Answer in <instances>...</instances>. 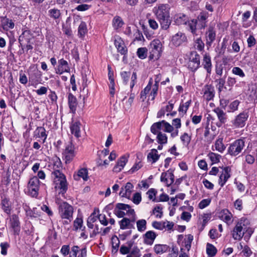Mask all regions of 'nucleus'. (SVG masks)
<instances>
[{"label": "nucleus", "mask_w": 257, "mask_h": 257, "mask_svg": "<svg viewBox=\"0 0 257 257\" xmlns=\"http://www.w3.org/2000/svg\"><path fill=\"white\" fill-rule=\"evenodd\" d=\"M169 10V5L166 4H160L153 9V12L160 23L161 28L165 30L169 29L172 22Z\"/></svg>", "instance_id": "nucleus-1"}, {"label": "nucleus", "mask_w": 257, "mask_h": 257, "mask_svg": "<svg viewBox=\"0 0 257 257\" xmlns=\"http://www.w3.org/2000/svg\"><path fill=\"white\" fill-rule=\"evenodd\" d=\"M209 14L206 12H202L196 19H193L189 22L190 30L194 36H201L203 33L202 30L206 26L207 19Z\"/></svg>", "instance_id": "nucleus-2"}, {"label": "nucleus", "mask_w": 257, "mask_h": 257, "mask_svg": "<svg viewBox=\"0 0 257 257\" xmlns=\"http://www.w3.org/2000/svg\"><path fill=\"white\" fill-rule=\"evenodd\" d=\"M249 224L248 219L244 217L240 218L231 231L233 238L237 240H241L245 231H248L249 235H251L253 231L251 229H248Z\"/></svg>", "instance_id": "nucleus-3"}, {"label": "nucleus", "mask_w": 257, "mask_h": 257, "mask_svg": "<svg viewBox=\"0 0 257 257\" xmlns=\"http://www.w3.org/2000/svg\"><path fill=\"white\" fill-rule=\"evenodd\" d=\"M52 176L55 188L58 190L59 193H65L68 189V183L65 175L63 173L56 172Z\"/></svg>", "instance_id": "nucleus-4"}, {"label": "nucleus", "mask_w": 257, "mask_h": 257, "mask_svg": "<svg viewBox=\"0 0 257 257\" xmlns=\"http://www.w3.org/2000/svg\"><path fill=\"white\" fill-rule=\"evenodd\" d=\"M113 213L118 218L124 217L125 215H135L134 209L126 204L118 203L113 210Z\"/></svg>", "instance_id": "nucleus-5"}, {"label": "nucleus", "mask_w": 257, "mask_h": 257, "mask_svg": "<svg viewBox=\"0 0 257 257\" xmlns=\"http://www.w3.org/2000/svg\"><path fill=\"white\" fill-rule=\"evenodd\" d=\"M59 213L62 219H66L71 222L73 218V207L66 202L60 204Z\"/></svg>", "instance_id": "nucleus-6"}, {"label": "nucleus", "mask_w": 257, "mask_h": 257, "mask_svg": "<svg viewBox=\"0 0 257 257\" xmlns=\"http://www.w3.org/2000/svg\"><path fill=\"white\" fill-rule=\"evenodd\" d=\"M245 146L243 139H238L231 143L227 150V153L231 156H236L240 153Z\"/></svg>", "instance_id": "nucleus-7"}, {"label": "nucleus", "mask_w": 257, "mask_h": 257, "mask_svg": "<svg viewBox=\"0 0 257 257\" xmlns=\"http://www.w3.org/2000/svg\"><path fill=\"white\" fill-rule=\"evenodd\" d=\"M162 44L158 39L152 41L149 46L150 59H158L161 56Z\"/></svg>", "instance_id": "nucleus-8"}, {"label": "nucleus", "mask_w": 257, "mask_h": 257, "mask_svg": "<svg viewBox=\"0 0 257 257\" xmlns=\"http://www.w3.org/2000/svg\"><path fill=\"white\" fill-rule=\"evenodd\" d=\"M248 116V111H243V112H240L231 121L232 125L235 128L243 127L245 126Z\"/></svg>", "instance_id": "nucleus-9"}, {"label": "nucleus", "mask_w": 257, "mask_h": 257, "mask_svg": "<svg viewBox=\"0 0 257 257\" xmlns=\"http://www.w3.org/2000/svg\"><path fill=\"white\" fill-rule=\"evenodd\" d=\"M164 127V131L168 133H171L174 128L169 123L165 120L154 123L151 127V132L154 135L157 134L159 131Z\"/></svg>", "instance_id": "nucleus-10"}, {"label": "nucleus", "mask_w": 257, "mask_h": 257, "mask_svg": "<svg viewBox=\"0 0 257 257\" xmlns=\"http://www.w3.org/2000/svg\"><path fill=\"white\" fill-rule=\"evenodd\" d=\"M40 188V181L37 176L31 178L28 184L29 194L33 197H37Z\"/></svg>", "instance_id": "nucleus-11"}, {"label": "nucleus", "mask_w": 257, "mask_h": 257, "mask_svg": "<svg viewBox=\"0 0 257 257\" xmlns=\"http://www.w3.org/2000/svg\"><path fill=\"white\" fill-rule=\"evenodd\" d=\"M188 68L192 72L196 71L200 66V56L196 51H192L188 63Z\"/></svg>", "instance_id": "nucleus-12"}, {"label": "nucleus", "mask_w": 257, "mask_h": 257, "mask_svg": "<svg viewBox=\"0 0 257 257\" xmlns=\"http://www.w3.org/2000/svg\"><path fill=\"white\" fill-rule=\"evenodd\" d=\"M136 215H128L129 217H123L118 221V224L121 229L135 228L134 223L136 220Z\"/></svg>", "instance_id": "nucleus-13"}, {"label": "nucleus", "mask_w": 257, "mask_h": 257, "mask_svg": "<svg viewBox=\"0 0 257 257\" xmlns=\"http://www.w3.org/2000/svg\"><path fill=\"white\" fill-rule=\"evenodd\" d=\"M187 42V38L185 33L181 32L177 33L172 36L170 44L174 47H179Z\"/></svg>", "instance_id": "nucleus-14"}, {"label": "nucleus", "mask_w": 257, "mask_h": 257, "mask_svg": "<svg viewBox=\"0 0 257 257\" xmlns=\"http://www.w3.org/2000/svg\"><path fill=\"white\" fill-rule=\"evenodd\" d=\"M202 92L203 94V98L207 101H209L213 99L214 97V88L211 84L205 85L202 89Z\"/></svg>", "instance_id": "nucleus-15"}, {"label": "nucleus", "mask_w": 257, "mask_h": 257, "mask_svg": "<svg viewBox=\"0 0 257 257\" xmlns=\"http://www.w3.org/2000/svg\"><path fill=\"white\" fill-rule=\"evenodd\" d=\"M64 155L66 160V163L70 162L72 160L75 155L74 146L71 142H69L66 146Z\"/></svg>", "instance_id": "nucleus-16"}, {"label": "nucleus", "mask_w": 257, "mask_h": 257, "mask_svg": "<svg viewBox=\"0 0 257 257\" xmlns=\"http://www.w3.org/2000/svg\"><path fill=\"white\" fill-rule=\"evenodd\" d=\"M50 164V167L53 170L52 172V176L55 175L56 172L62 173V165L59 158L57 156L53 157Z\"/></svg>", "instance_id": "nucleus-17"}, {"label": "nucleus", "mask_w": 257, "mask_h": 257, "mask_svg": "<svg viewBox=\"0 0 257 257\" xmlns=\"http://www.w3.org/2000/svg\"><path fill=\"white\" fill-rule=\"evenodd\" d=\"M231 168L227 166L223 168L221 174L219 176V184L221 187H223L228 179L230 177Z\"/></svg>", "instance_id": "nucleus-18"}, {"label": "nucleus", "mask_w": 257, "mask_h": 257, "mask_svg": "<svg viewBox=\"0 0 257 257\" xmlns=\"http://www.w3.org/2000/svg\"><path fill=\"white\" fill-rule=\"evenodd\" d=\"M56 73L62 74L64 72H69L70 68L67 61L64 59H61L58 61V65L55 69Z\"/></svg>", "instance_id": "nucleus-19"}, {"label": "nucleus", "mask_w": 257, "mask_h": 257, "mask_svg": "<svg viewBox=\"0 0 257 257\" xmlns=\"http://www.w3.org/2000/svg\"><path fill=\"white\" fill-rule=\"evenodd\" d=\"M114 45L116 48L117 51L121 55H125L127 53V49L124 42L120 37L115 38L114 42Z\"/></svg>", "instance_id": "nucleus-20"}, {"label": "nucleus", "mask_w": 257, "mask_h": 257, "mask_svg": "<svg viewBox=\"0 0 257 257\" xmlns=\"http://www.w3.org/2000/svg\"><path fill=\"white\" fill-rule=\"evenodd\" d=\"M11 228L13 229L14 234L18 235L20 231V225L18 217L14 214L10 218Z\"/></svg>", "instance_id": "nucleus-21"}, {"label": "nucleus", "mask_w": 257, "mask_h": 257, "mask_svg": "<svg viewBox=\"0 0 257 257\" xmlns=\"http://www.w3.org/2000/svg\"><path fill=\"white\" fill-rule=\"evenodd\" d=\"M213 111L217 115V118L219 120V122L216 124L218 126H220L222 124L226 122L227 120V115L223 110L219 107H216L214 109Z\"/></svg>", "instance_id": "nucleus-22"}, {"label": "nucleus", "mask_w": 257, "mask_h": 257, "mask_svg": "<svg viewBox=\"0 0 257 257\" xmlns=\"http://www.w3.org/2000/svg\"><path fill=\"white\" fill-rule=\"evenodd\" d=\"M161 181L166 184L169 186L171 185L174 181V175L173 173L169 171L166 172H163L161 176Z\"/></svg>", "instance_id": "nucleus-23"}, {"label": "nucleus", "mask_w": 257, "mask_h": 257, "mask_svg": "<svg viewBox=\"0 0 257 257\" xmlns=\"http://www.w3.org/2000/svg\"><path fill=\"white\" fill-rule=\"evenodd\" d=\"M134 186L130 182H127L125 186L121 188L119 195L122 197L129 198L133 191Z\"/></svg>", "instance_id": "nucleus-24"}, {"label": "nucleus", "mask_w": 257, "mask_h": 257, "mask_svg": "<svg viewBox=\"0 0 257 257\" xmlns=\"http://www.w3.org/2000/svg\"><path fill=\"white\" fill-rule=\"evenodd\" d=\"M156 237L157 234L154 231H148L143 236L144 242L147 245H152L153 244Z\"/></svg>", "instance_id": "nucleus-25"}, {"label": "nucleus", "mask_w": 257, "mask_h": 257, "mask_svg": "<svg viewBox=\"0 0 257 257\" xmlns=\"http://www.w3.org/2000/svg\"><path fill=\"white\" fill-rule=\"evenodd\" d=\"M128 160L127 158L125 156L121 157L117 161V164L115 165L113 169V171L114 172H119L121 171L126 165Z\"/></svg>", "instance_id": "nucleus-26"}, {"label": "nucleus", "mask_w": 257, "mask_h": 257, "mask_svg": "<svg viewBox=\"0 0 257 257\" xmlns=\"http://www.w3.org/2000/svg\"><path fill=\"white\" fill-rule=\"evenodd\" d=\"M174 22L177 25H186L188 22V17L184 14H177L174 16Z\"/></svg>", "instance_id": "nucleus-27"}, {"label": "nucleus", "mask_w": 257, "mask_h": 257, "mask_svg": "<svg viewBox=\"0 0 257 257\" xmlns=\"http://www.w3.org/2000/svg\"><path fill=\"white\" fill-rule=\"evenodd\" d=\"M218 217L226 223H228L231 221L232 215L228 210L223 209L219 213Z\"/></svg>", "instance_id": "nucleus-28"}, {"label": "nucleus", "mask_w": 257, "mask_h": 257, "mask_svg": "<svg viewBox=\"0 0 257 257\" xmlns=\"http://www.w3.org/2000/svg\"><path fill=\"white\" fill-rule=\"evenodd\" d=\"M69 107L70 111L73 113H75L77 106V99L72 94L69 93L68 97Z\"/></svg>", "instance_id": "nucleus-29"}, {"label": "nucleus", "mask_w": 257, "mask_h": 257, "mask_svg": "<svg viewBox=\"0 0 257 257\" xmlns=\"http://www.w3.org/2000/svg\"><path fill=\"white\" fill-rule=\"evenodd\" d=\"M35 136L37 138H42L43 143H45L47 138V134L45 128L42 126L37 127L34 132Z\"/></svg>", "instance_id": "nucleus-30"}, {"label": "nucleus", "mask_w": 257, "mask_h": 257, "mask_svg": "<svg viewBox=\"0 0 257 257\" xmlns=\"http://www.w3.org/2000/svg\"><path fill=\"white\" fill-rule=\"evenodd\" d=\"M72 134L78 138L80 137V123L78 121L73 122L70 125Z\"/></svg>", "instance_id": "nucleus-31"}, {"label": "nucleus", "mask_w": 257, "mask_h": 257, "mask_svg": "<svg viewBox=\"0 0 257 257\" xmlns=\"http://www.w3.org/2000/svg\"><path fill=\"white\" fill-rule=\"evenodd\" d=\"M203 65L208 73L210 74L212 70L211 58L209 55L205 54L203 56Z\"/></svg>", "instance_id": "nucleus-32"}, {"label": "nucleus", "mask_w": 257, "mask_h": 257, "mask_svg": "<svg viewBox=\"0 0 257 257\" xmlns=\"http://www.w3.org/2000/svg\"><path fill=\"white\" fill-rule=\"evenodd\" d=\"M159 158L160 155L158 153V151L155 149H152L147 156L148 162H151L152 164L156 163Z\"/></svg>", "instance_id": "nucleus-33"}, {"label": "nucleus", "mask_w": 257, "mask_h": 257, "mask_svg": "<svg viewBox=\"0 0 257 257\" xmlns=\"http://www.w3.org/2000/svg\"><path fill=\"white\" fill-rule=\"evenodd\" d=\"M2 26L4 30L8 31L9 29H13L15 24L11 19L6 17L3 18L1 21Z\"/></svg>", "instance_id": "nucleus-34"}, {"label": "nucleus", "mask_w": 257, "mask_h": 257, "mask_svg": "<svg viewBox=\"0 0 257 257\" xmlns=\"http://www.w3.org/2000/svg\"><path fill=\"white\" fill-rule=\"evenodd\" d=\"M73 177L75 180H79L82 178L86 181L88 179V171L86 168H81L78 170L77 174H74Z\"/></svg>", "instance_id": "nucleus-35"}, {"label": "nucleus", "mask_w": 257, "mask_h": 257, "mask_svg": "<svg viewBox=\"0 0 257 257\" xmlns=\"http://www.w3.org/2000/svg\"><path fill=\"white\" fill-rule=\"evenodd\" d=\"M155 252L157 254H162L170 250V247L166 244H156L154 247Z\"/></svg>", "instance_id": "nucleus-36"}, {"label": "nucleus", "mask_w": 257, "mask_h": 257, "mask_svg": "<svg viewBox=\"0 0 257 257\" xmlns=\"http://www.w3.org/2000/svg\"><path fill=\"white\" fill-rule=\"evenodd\" d=\"M206 44L210 46L215 39V32L212 28H210L206 33Z\"/></svg>", "instance_id": "nucleus-37"}, {"label": "nucleus", "mask_w": 257, "mask_h": 257, "mask_svg": "<svg viewBox=\"0 0 257 257\" xmlns=\"http://www.w3.org/2000/svg\"><path fill=\"white\" fill-rule=\"evenodd\" d=\"M215 147V150L220 153H223L225 150V146L223 143V139H218L215 143L214 146H212V150H214L213 148Z\"/></svg>", "instance_id": "nucleus-38"}, {"label": "nucleus", "mask_w": 257, "mask_h": 257, "mask_svg": "<svg viewBox=\"0 0 257 257\" xmlns=\"http://www.w3.org/2000/svg\"><path fill=\"white\" fill-rule=\"evenodd\" d=\"M48 15L50 17L57 21L61 17V14L60 11L57 9L53 8L48 11Z\"/></svg>", "instance_id": "nucleus-39"}, {"label": "nucleus", "mask_w": 257, "mask_h": 257, "mask_svg": "<svg viewBox=\"0 0 257 257\" xmlns=\"http://www.w3.org/2000/svg\"><path fill=\"white\" fill-rule=\"evenodd\" d=\"M215 82L217 83L216 86L219 92H221L224 88L226 89V87L224 85L225 83V78L216 79Z\"/></svg>", "instance_id": "nucleus-40"}, {"label": "nucleus", "mask_w": 257, "mask_h": 257, "mask_svg": "<svg viewBox=\"0 0 257 257\" xmlns=\"http://www.w3.org/2000/svg\"><path fill=\"white\" fill-rule=\"evenodd\" d=\"M257 160V150L245 156V161L248 164H252Z\"/></svg>", "instance_id": "nucleus-41"}, {"label": "nucleus", "mask_w": 257, "mask_h": 257, "mask_svg": "<svg viewBox=\"0 0 257 257\" xmlns=\"http://www.w3.org/2000/svg\"><path fill=\"white\" fill-rule=\"evenodd\" d=\"M83 219L81 217H77L73 222V227L74 230L77 231L78 229H82L83 230L85 227H83V229H82L83 227Z\"/></svg>", "instance_id": "nucleus-42"}, {"label": "nucleus", "mask_w": 257, "mask_h": 257, "mask_svg": "<svg viewBox=\"0 0 257 257\" xmlns=\"http://www.w3.org/2000/svg\"><path fill=\"white\" fill-rule=\"evenodd\" d=\"M153 84V79L150 78L147 86L141 91V97L144 99L146 98V95L150 91Z\"/></svg>", "instance_id": "nucleus-43"}, {"label": "nucleus", "mask_w": 257, "mask_h": 257, "mask_svg": "<svg viewBox=\"0 0 257 257\" xmlns=\"http://www.w3.org/2000/svg\"><path fill=\"white\" fill-rule=\"evenodd\" d=\"M156 135H157V142L160 145H163L167 143L168 138L165 134L161 133L160 131Z\"/></svg>", "instance_id": "nucleus-44"}, {"label": "nucleus", "mask_w": 257, "mask_h": 257, "mask_svg": "<svg viewBox=\"0 0 257 257\" xmlns=\"http://www.w3.org/2000/svg\"><path fill=\"white\" fill-rule=\"evenodd\" d=\"M206 252L209 257H213L216 254L217 249L212 244L207 243L206 245Z\"/></svg>", "instance_id": "nucleus-45"}, {"label": "nucleus", "mask_w": 257, "mask_h": 257, "mask_svg": "<svg viewBox=\"0 0 257 257\" xmlns=\"http://www.w3.org/2000/svg\"><path fill=\"white\" fill-rule=\"evenodd\" d=\"M138 230L140 232L144 231L147 228V221L145 219H140L136 222Z\"/></svg>", "instance_id": "nucleus-46"}, {"label": "nucleus", "mask_w": 257, "mask_h": 257, "mask_svg": "<svg viewBox=\"0 0 257 257\" xmlns=\"http://www.w3.org/2000/svg\"><path fill=\"white\" fill-rule=\"evenodd\" d=\"M141 256V253L140 249L137 246H134L126 257H140Z\"/></svg>", "instance_id": "nucleus-47"}, {"label": "nucleus", "mask_w": 257, "mask_h": 257, "mask_svg": "<svg viewBox=\"0 0 257 257\" xmlns=\"http://www.w3.org/2000/svg\"><path fill=\"white\" fill-rule=\"evenodd\" d=\"M124 24L121 18L119 17H115L112 20V25L114 29L121 28Z\"/></svg>", "instance_id": "nucleus-48"}, {"label": "nucleus", "mask_w": 257, "mask_h": 257, "mask_svg": "<svg viewBox=\"0 0 257 257\" xmlns=\"http://www.w3.org/2000/svg\"><path fill=\"white\" fill-rule=\"evenodd\" d=\"M78 32L80 37H83L87 32V26L85 22H82L80 23L78 27Z\"/></svg>", "instance_id": "nucleus-49"}, {"label": "nucleus", "mask_w": 257, "mask_h": 257, "mask_svg": "<svg viewBox=\"0 0 257 257\" xmlns=\"http://www.w3.org/2000/svg\"><path fill=\"white\" fill-rule=\"evenodd\" d=\"M208 157L212 162V164H216L218 163L221 157L220 155L213 152H210L208 154Z\"/></svg>", "instance_id": "nucleus-50"}, {"label": "nucleus", "mask_w": 257, "mask_h": 257, "mask_svg": "<svg viewBox=\"0 0 257 257\" xmlns=\"http://www.w3.org/2000/svg\"><path fill=\"white\" fill-rule=\"evenodd\" d=\"M194 47L196 49H197L198 51H202L204 50V44L202 41L200 37L197 38L194 41Z\"/></svg>", "instance_id": "nucleus-51"}, {"label": "nucleus", "mask_w": 257, "mask_h": 257, "mask_svg": "<svg viewBox=\"0 0 257 257\" xmlns=\"http://www.w3.org/2000/svg\"><path fill=\"white\" fill-rule=\"evenodd\" d=\"M157 191L154 188H151L147 192V194L148 195V198L150 200H152L154 202H158V200L156 198V195L157 194Z\"/></svg>", "instance_id": "nucleus-52"}, {"label": "nucleus", "mask_w": 257, "mask_h": 257, "mask_svg": "<svg viewBox=\"0 0 257 257\" xmlns=\"http://www.w3.org/2000/svg\"><path fill=\"white\" fill-rule=\"evenodd\" d=\"M239 104V101L237 100H235L233 102H231L228 107V112H233L238 109V107Z\"/></svg>", "instance_id": "nucleus-53"}, {"label": "nucleus", "mask_w": 257, "mask_h": 257, "mask_svg": "<svg viewBox=\"0 0 257 257\" xmlns=\"http://www.w3.org/2000/svg\"><path fill=\"white\" fill-rule=\"evenodd\" d=\"M180 139L183 144L187 146L190 144L191 137L187 133H184L180 137Z\"/></svg>", "instance_id": "nucleus-54"}, {"label": "nucleus", "mask_w": 257, "mask_h": 257, "mask_svg": "<svg viewBox=\"0 0 257 257\" xmlns=\"http://www.w3.org/2000/svg\"><path fill=\"white\" fill-rule=\"evenodd\" d=\"M137 54L139 58L144 59L147 56V49L145 47L139 48L137 50Z\"/></svg>", "instance_id": "nucleus-55"}, {"label": "nucleus", "mask_w": 257, "mask_h": 257, "mask_svg": "<svg viewBox=\"0 0 257 257\" xmlns=\"http://www.w3.org/2000/svg\"><path fill=\"white\" fill-rule=\"evenodd\" d=\"M191 103V100H189L186 102L185 103H181L178 109L179 112H182L186 113L190 104Z\"/></svg>", "instance_id": "nucleus-56"}, {"label": "nucleus", "mask_w": 257, "mask_h": 257, "mask_svg": "<svg viewBox=\"0 0 257 257\" xmlns=\"http://www.w3.org/2000/svg\"><path fill=\"white\" fill-rule=\"evenodd\" d=\"M232 73L233 74L237 75L241 78H243L245 76V74L243 70L238 67H233L232 69Z\"/></svg>", "instance_id": "nucleus-57"}, {"label": "nucleus", "mask_w": 257, "mask_h": 257, "mask_svg": "<svg viewBox=\"0 0 257 257\" xmlns=\"http://www.w3.org/2000/svg\"><path fill=\"white\" fill-rule=\"evenodd\" d=\"M1 248V254L3 255L7 254V249L10 247V245L7 242H2L0 244Z\"/></svg>", "instance_id": "nucleus-58"}, {"label": "nucleus", "mask_w": 257, "mask_h": 257, "mask_svg": "<svg viewBox=\"0 0 257 257\" xmlns=\"http://www.w3.org/2000/svg\"><path fill=\"white\" fill-rule=\"evenodd\" d=\"M152 213L155 215L157 218H161L163 215L162 208L159 206L155 207L153 210Z\"/></svg>", "instance_id": "nucleus-59"}, {"label": "nucleus", "mask_w": 257, "mask_h": 257, "mask_svg": "<svg viewBox=\"0 0 257 257\" xmlns=\"http://www.w3.org/2000/svg\"><path fill=\"white\" fill-rule=\"evenodd\" d=\"M193 240V236L191 234L187 235V240H185V247L187 251H189L191 248V243Z\"/></svg>", "instance_id": "nucleus-60"}, {"label": "nucleus", "mask_w": 257, "mask_h": 257, "mask_svg": "<svg viewBox=\"0 0 257 257\" xmlns=\"http://www.w3.org/2000/svg\"><path fill=\"white\" fill-rule=\"evenodd\" d=\"M120 76L124 84H126L131 76V72L122 71L120 72Z\"/></svg>", "instance_id": "nucleus-61"}, {"label": "nucleus", "mask_w": 257, "mask_h": 257, "mask_svg": "<svg viewBox=\"0 0 257 257\" xmlns=\"http://www.w3.org/2000/svg\"><path fill=\"white\" fill-rule=\"evenodd\" d=\"M152 226L154 228L160 230H162L165 229L164 222H158L157 221H154L152 223Z\"/></svg>", "instance_id": "nucleus-62"}, {"label": "nucleus", "mask_w": 257, "mask_h": 257, "mask_svg": "<svg viewBox=\"0 0 257 257\" xmlns=\"http://www.w3.org/2000/svg\"><path fill=\"white\" fill-rule=\"evenodd\" d=\"M211 202L210 199H204L202 200L198 204V207L200 209H203L208 206Z\"/></svg>", "instance_id": "nucleus-63"}, {"label": "nucleus", "mask_w": 257, "mask_h": 257, "mask_svg": "<svg viewBox=\"0 0 257 257\" xmlns=\"http://www.w3.org/2000/svg\"><path fill=\"white\" fill-rule=\"evenodd\" d=\"M79 249L80 248L78 246H73L71 248V250L70 252L69 257H77V254L79 251Z\"/></svg>", "instance_id": "nucleus-64"}]
</instances>
